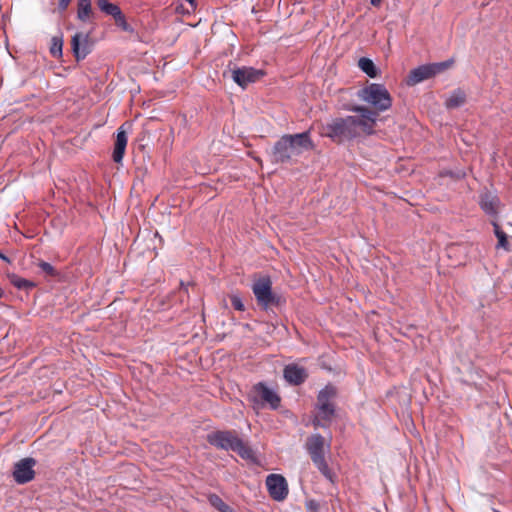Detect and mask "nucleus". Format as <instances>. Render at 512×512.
Listing matches in <instances>:
<instances>
[{
    "mask_svg": "<svg viewBox=\"0 0 512 512\" xmlns=\"http://www.w3.org/2000/svg\"><path fill=\"white\" fill-rule=\"evenodd\" d=\"M313 148L314 144L308 131L293 135H284L273 147L272 160L274 163H288L294 157L301 155L304 151L312 150Z\"/></svg>",
    "mask_w": 512,
    "mask_h": 512,
    "instance_id": "nucleus-1",
    "label": "nucleus"
},
{
    "mask_svg": "<svg viewBox=\"0 0 512 512\" xmlns=\"http://www.w3.org/2000/svg\"><path fill=\"white\" fill-rule=\"evenodd\" d=\"M331 443L319 433L310 435L305 442V449L313 464L319 472L331 483L336 481V475L326 461V455L330 452Z\"/></svg>",
    "mask_w": 512,
    "mask_h": 512,
    "instance_id": "nucleus-2",
    "label": "nucleus"
},
{
    "mask_svg": "<svg viewBox=\"0 0 512 512\" xmlns=\"http://www.w3.org/2000/svg\"><path fill=\"white\" fill-rule=\"evenodd\" d=\"M212 446L222 450L238 453L243 459L254 460L253 450L240 439L235 431H214L207 435Z\"/></svg>",
    "mask_w": 512,
    "mask_h": 512,
    "instance_id": "nucleus-3",
    "label": "nucleus"
},
{
    "mask_svg": "<svg viewBox=\"0 0 512 512\" xmlns=\"http://www.w3.org/2000/svg\"><path fill=\"white\" fill-rule=\"evenodd\" d=\"M360 100L371 105L375 112H384L391 108L392 98L383 84L370 83L357 92Z\"/></svg>",
    "mask_w": 512,
    "mask_h": 512,
    "instance_id": "nucleus-4",
    "label": "nucleus"
},
{
    "mask_svg": "<svg viewBox=\"0 0 512 512\" xmlns=\"http://www.w3.org/2000/svg\"><path fill=\"white\" fill-rule=\"evenodd\" d=\"M322 135L337 143L356 138L354 116L333 119L322 127Z\"/></svg>",
    "mask_w": 512,
    "mask_h": 512,
    "instance_id": "nucleus-5",
    "label": "nucleus"
},
{
    "mask_svg": "<svg viewBox=\"0 0 512 512\" xmlns=\"http://www.w3.org/2000/svg\"><path fill=\"white\" fill-rule=\"evenodd\" d=\"M337 395V389L333 385H326L318 394L317 416L313 420L315 427H326L323 421H331L335 414L334 399Z\"/></svg>",
    "mask_w": 512,
    "mask_h": 512,
    "instance_id": "nucleus-6",
    "label": "nucleus"
},
{
    "mask_svg": "<svg viewBox=\"0 0 512 512\" xmlns=\"http://www.w3.org/2000/svg\"><path fill=\"white\" fill-rule=\"evenodd\" d=\"M351 111L359 114V116H354V130L356 132V137L361 133L368 135L372 134L376 125L378 113L365 106H354L351 108Z\"/></svg>",
    "mask_w": 512,
    "mask_h": 512,
    "instance_id": "nucleus-7",
    "label": "nucleus"
},
{
    "mask_svg": "<svg viewBox=\"0 0 512 512\" xmlns=\"http://www.w3.org/2000/svg\"><path fill=\"white\" fill-rule=\"evenodd\" d=\"M253 293L259 305L267 308L274 302L272 293V282L269 277H261L252 286Z\"/></svg>",
    "mask_w": 512,
    "mask_h": 512,
    "instance_id": "nucleus-8",
    "label": "nucleus"
},
{
    "mask_svg": "<svg viewBox=\"0 0 512 512\" xmlns=\"http://www.w3.org/2000/svg\"><path fill=\"white\" fill-rule=\"evenodd\" d=\"M266 486L271 498L276 501H283L288 495V484L282 475H268L266 478Z\"/></svg>",
    "mask_w": 512,
    "mask_h": 512,
    "instance_id": "nucleus-9",
    "label": "nucleus"
},
{
    "mask_svg": "<svg viewBox=\"0 0 512 512\" xmlns=\"http://www.w3.org/2000/svg\"><path fill=\"white\" fill-rule=\"evenodd\" d=\"M263 75L262 70L246 66L231 70V78L242 88H246L250 83L258 81Z\"/></svg>",
    "mask_w": 512,
    "mask_h": 512,
    "instance_id": "nucleus-10",
    "label": "nucleus"
},
{
    "mask_svg": "<svg viewBox=\"0 0 512 512\" xmlns=\"http://www.w3.org/2000/svg\"><path fill=\"white\" fill-rule=\"evenodd\" d=\"M36 461L33 458H24L14 466L13 477L16 483L25 484L33 480L35 476L34 466Z\"/></svg>",
    "mask_w": 512,
    "mask_h": 512,
    "instance_id": "nucleus-11",
    "label": "nucleus"
},
{
    "mask_svg": "<svg viewBox=\"0 0 512 512\" xmlns=\"http://www.w3.org/2000/svg\"><path fill=\"white\" fill-rule=\"evenodd\" d=\"M254 389L260 400L268 404L271 409L276 410L280 406L281 399L279 395L264 383H258Z\"/></svg>",
    "mask_w": 512,
    "mask_h": 512,
    "instance_id": "nucleus-12",
    "label": "nucleus"
},
{
    "mask_svg": "<svg viewBox=\"0 0 512 512\" xmlns=\"http://www.w3.org/2000/svg\"><path fill=\"white\" fill-rule=\"evenodd\" d=\"M89 34L76 33L71 40V47L77 60L84 59L90 52L88 44Z\"/></svg>",
    "mask_w": 512,
    "mask_h": 512,
    "instance_id": "nucleus-13",
    "label": "nucleus"
},
{
    "mask_svg": "<svg viewBox=\"0 0 512 512\" xmlns=\"http://www.w3.org/2000/svg\"><path fill=\"white\" fill-rule=\"evenodd\" d=\"M283 374L285 380L293 385H300L307 378L306 369L297 364H289L285 366Z\"/></svg>",
    "mask_w": 512,
    "mask_h": 512,
    "instance_id": "nucleus-14",
    "label": "nucleus"
},
{
    "mask_svg": "<svg viewBox=\"0 0 512 512\" xmlns=\"http://www.w3.org/2000/svg\"><path fill=\"white\" fill-rule=\"evenodd\" d=\"M128 142V137L126 131L122 129V127L118 128L116 134V141L114 145V150L112 154L113 161L116 163H121L125 154L126 146Z\"/></svg>",
    "mask_w": 512,
    "mask_h": 512,
    "instance_id": "nucleus-15",
    "label": "nucleus"
},
{
    "mask_svg": "<svg viewBox=\"0 0 512 512\" xmlns=\"http://www.w3.org/2000/svg\"><path fill=\"white\" fill-rule=\"evenodd\" d=\"M432 77L433 71L431 70L430 65H421L410 71L407 77V84L413 86Z\"/></svg>",
    "mask_w": 512,
    "mask_h": 512,
    "instance_id": "nucleus-16",
    "label": "nucleus"
},
{
    "mask_svg": "<svg viewBox=\"0 0 512 512\" xmlns=\"http://www.w3.org/2000/svg\"><path fill=\"white\" fill-rule=\"evenodd\" d=\"M77 18L83 22H91L94 18L91 0H78L77 4Z\"/></svg>",
    "mask_w": 512,
    "mask_h": 512,
    "instance_id": "nucleus-17",
    "label": "nucleus"
},
{
    "mask_svg": "<svg viewBox=\"0 0 512 512\" xmlns=\"http://www.w3.org/2000/svg\"><path fill=\"white\" fill-rule=\"evenodd\" d=\"M497 197L485 194L481 197L480 206L482 210L488 215H496L498 209Z\"/></svg>",
    "mask_w": 512,
    "mask_h": 512,
    "instance_id": "nucleus-18",
    "label": "nucleus"
},
{
    "mask_svg": "<svg viewBox=\"0 0 512 512\" xmlns=\"http://www.w3.org/2000/svg\"><path fill=\"white\" fill-rule=\"evenodd\" d=\"M466 101V94L463 90L457 89L446 99L445 105L448 109H454L462 106Z\"/></svg>",
    "mask_w": 512,
    "mask_h": 512,
    "instance_id": "nucleus-19",
    "label": "nucleus"
},
{
    "mask_svg": "<svg viewBox=\"0 0 512 512\" xmlns=\"http://www.w3.org/2000/svg\"><path fill=\"white\" fill-rule=\"evenodd\" d=\"M494 227L495 236L498 239L497 248H503L506 251L510 250L508 237L504 231L501 230L499 224L496 221H492Z\"/></svg>",
    "mask_w": 512,
    "mask_h": 512,
    "instance_id": "nucleus-20",
    "label": "nucleus"
},
{
    "mask_svg": "<svg viewBox=\"0 0 512 512\" xmlns=\"http://www.w3.org/2000/svg\"><path fill=\"white\" fill-rule=\"evenodd\" d=\"M208 501L211 506L217 509L219 512H236L231 506L226 504L217 494H210Z\"/></svg>",
    "mask_w": 512,
    "mask_h": 512,
    "instance_id": "nucleus-21",
    "label": "nucleus"
},
{
    "mask_svg": "<svg viewBox=\"0 0 512 512\" xmlns=\"http://www.w3.org/2000/svg\"><path fill=\"white\" fill-rule=\"evenodd\" d=\"M10 283L20 289V290H29L35 286V284L25 278H22L16 274L8 275Z\"/></svg>",
    "mask_w": 512,
    "mask_h": 512,
    "instance_id": "nucleus-22",
    "label": "nucleus"
},
{
    "mask_svg": "<svg viewBox=\"0 0 512 512\" xmlns=\"http://www.w3.org/2000/svg\"><path fill=\"white\" fill-rule=\"evenodd\" d=\"M358 66L369 77L375 78L377 76V69L371 59L366 57L360 58L358 61Z\"/></svg>",
    "mask_w": 512,
    "mask_h": 512,
    "instance_id": "nucleus-23",
    "label": "nucleus"
},
{
    "mask_svg": "<svg viewBox=\"0 0 512 512\" xmlns=\"http://www.w3.org/2000/svg\"><path fill=\"white\" fill-rule=\"evenodd\" d=\"M96 2L102 12L113 18L121 11L118 5L110 3L108 0H96Z\"/></svg>",
    "mask_w": 512,
    "mask_h": 512,
    "instance_id": "nucleus-24",
    "label": "nucleus"
},
{
    "mask_svg": "<svg viewBox=\"0 0 512 512\" xmlns=\"http://www.w3.org/2000/svg\"><path fill=\"white\" fill-rule=\"evenodd\" d=\"M63 40L62 37H53L50 46V53L53 57L59 58L62 56Z\"/></svg>",
    "mask_w": 512,
    "mask_h": 512,
    "instance_id": "nucleus-25",
    "label": "nucleus"
},
{
    "mask_svg": "<svg viewBox=\"0 0 512 512\" xmlns=\"http://www.w3.org/2000/svg\"><path fill=\"white\" fill-rule=\"evenodd\" d=\"M453 64H454V60L448 59L443 62L432 63L429 65H430L431 70L433 71V76H435L436 74H439V73L449 69L450 67H452Z\"/></svg>",
    "mask_w": 512,
    "mask_h": 512,
    "instance_id": "nucleus-26",
    "label": "nucleus"
},
{
    "mask_svg": "<svg viewBox=\"0 0 512 512\" xmlns=\"http://www.w3.org/2000/svg\"><path fill=\"white\" fill-rule=\"evenodd\" d=\"M115 23L118 27H120L122 30L127 32H132V27L127 23L126 18L122 11H120L115 17H114Z\"/></svg>",
    "mask_w": 512,
    "mask_h": 512,
    "instance_id": "nucleus-27",
    "label": "nucleus"
},
{
    "mask_svg": "<svg viewBox=\"0 0 512 512\" xmlns=\"http://www.w3.org/2000/svg\"><path fill=\"white\" fill-rule=\"evenodd\" d=\"M38 266L47 275L56 276L57 274L54 267L48 262L40 261Z\"/></svg>",
    "mask_w": 512,
    "mask_h": 512,
    "instance_id": "nucleus-28",
    "label": "nucleus"
},
{
    "mask_svg": "<svg viewBox=\"0 0 512 512\" xmlns=\"http://www.w3.org/2000/svg\"><path fill=\"white\" fill-rule=\"evenodd\" d=\"M231 304L234 307V309H236L238 311H244V309H245L242 299L237 295L231 296Z\"/></svg>",
    "mask_w": 512,
    "mask_h": 512,
    "instance_id": "nucleus-29",
    "label": "nucleus"
},
{
    "mask_svg": "<svg viewBox=\"0 0 512 512\" xmlns=\"http://www.w3.org/2000/svg\"><path fill=\"white\" fill-rule=\"evenodd\" d=\"M71 0H59V9L66 10Z\"/></svg>",
    "mask_w": 512,
    "mask_h": 512,
    "instance_id": "nucleus-30",
    "label": "nucleus"
},
{
    "mask_svg": "<svg viewBox=\"0 0 512 512\" xmlns=\"http://www.w3.org/2000/svg\"><path fill=\"white\" fill-rule=\"evenodd\" d=\"M317 508H318V504L316 502L311 501L307 504V509L310 511H316Z\"/></svg>",
    "mask_w": 512,
    "mask_h": 512,
    "instance_id": "nucleus-31",
    "label": "nucleus"
},
{
    "mask_svg": "<svg viewBox=\"0 0 512 512\" xmlns=\"http://www.w3.org/2000/svg\"><path fill=\"white\" fill-rule=\"evenodd\" d=\"M186 1L191 5V7H192L193 9H195V8H196V0H186Z\"/></svg>",
    "mask_w": 512,
    "mask_h": 512,
    "instance_id": "nucleus-32",
    "label": "nucleus"
},
{
    "mask_svg": "<svg viewBox=\"0 0 512 512\" xmlns=\"http://www.w3.org/2000/svg\"><path fill=\"white\" fill-rule=\"evenodd\" d=\"M382 0H371L373 6H379Z\"/></svg>",
    "mask_w": 512,
    "mask_h": 512,
    "instance_id": "nucleus-33",
    "label": "nucleus"
},
{
    "mask_svg": "<svg viewBox=\"0 0 512 512\" xmlns=\"http://www.w3.org/2000/svg\"><path fill=\"white\" fill-rule=\"evenodd\" d=\"M0 258L6 262H9V258L5 256L2 252H0Z\"/></svg>",
    "mask_w": 512,
    "mask_h": 512,
    "instance_id": "nucleus-34",
    "label": "nucleus"
},
{
    "mask_svg": "<svg viewBox=\"0 0 512 512\" xmlns=\"http://www.w3.org/2000/svg\"><path fill=\"white\" fill-rule=\"evenodd\" d=\"M4 292L2 289H0V298L3 296Z\"/></svg>",
    "mask_w": 512,
    "mask_h": 512,
    "instance_id": "nucleus-35",
    "label": "nucleus"
}]
</instances>
